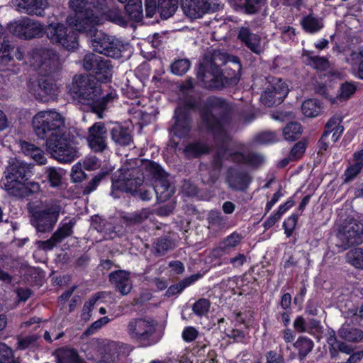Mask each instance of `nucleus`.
Wrapping results in <instances>:
<instances>
[{
  "label": "nucleus",
  "mask_w": 363,
  "mask_h": 363,
  "mask_svg": "<svg viewBox=\"0 0 363 363\" xmlns=\"http://www.w3.org/2000/svg\"><path fill=\"white\" fill-rule=\"evenodd\" d=\"M107 174L108 172H103L94 177V178L87 185L85 191L87 193L93 191L96 188L100 181Z\"/></svg>",
  "instance_id": "nucleus-59"
},
{
  "label": "nucleus",
  "mask_w": 363,
  "mask_h": 363,
  "mask_svg": "<svg viewBox=\"0 0 363 363\" xmlns=\"http://www.w3.org/2000/svg\"><path fill=\"white\" fill-rule=\"evenodd\" d=\"M39 96L43 101L54 99L58 94V87L50 79L41 78L39 80Z\"/></svg>",
  "instance_id": "nucleus-21"
},
{
  "label": "nucleus",
  "mask_w": 363,
  "mask_h": 363,
  "mask_svg": "<svg viewBox=\"0 0 363 363\" xmlns=\"http://www.w3.org/2000/svg\"><path fill=\"white\" fill-rule=\"evenodd\" d=\"M284 87L287 90V93L289 92V88L286 84L282 81V79L279 78L272 77L269 81V85L267 89L272 91L274 94L278 92L281 87Z\"/></svg>",
  "instance_id": "nucleus-49"
},
{
  "label": "nucleus",
  "mask_w": 363,
  "mask_h": 363,
  "mask_svg": "<svg viewBox=\"0 0 363 363\" xmlns=\"http://www.w3.org/2000/svg\"><path fill=\"white\" fill-rule=\"evenodd\" d=\"M211 110L203 113L202 118L207 128L211 130L215 137L224 138L228 136L230 125V119L224 116L220 118L216 115L220 114L223 111H227L228 105L220 99H213Z\"/></svg>",
  "instance_id": "nucleus-6"
},
{
  "label": "nucleus",
  "mask_w": 363,
  "mask_h": 363,
  "mask_svg": "<svg viewBox=\"0 0 363 363\" xmlns=\"http://www.w3.org/2000/svg\"><path fill=\"white\" fill-rule=\"evenodd\" d=\"M71 177L74 182H79L85 179L86 174L82 170L80 162L76 163L72 168Z\"/></svg>",
  "instance_id": "nucleus-50"
},
{
  "label": "nucleus",
  "mask_w": 363,
  "mask_h": 363,
  "mask_svg": "<svg viewBox=\"0 0 363 363\" xmlns=\"http://www.w3.org/2000/svg\"><path fill=\"white\" fill-rule=\"evenodd\" d=\"M301 127L298 123H290L283 130V135L286 140L294 141L301 135Z\"/></svg>",
  "instance_id": "nucleus-35"
},
{
  "label": "nucleus",
  "mask_w": 363,
  "mask_h": 363,
  "mask_svg": "<svg viewBox=\"0 0 363 363\" xmlns=\"http://www.w3.org/2000/svg\"><path fill=\"white\" fill-rule=\"evenodd\" d=\"M297 222L296 216H291L284 223L283 225L285 228L287 236H290L293 228L295 227Z\"/></svg>",
  "instance_id": "nucleus-60"
},
{
  "label": "nucleus",
  "mask_w": 363,
  "mask_h": 363,
  "mask_svg": "<svg viewBox=\"0 0 363 363\" xmlns=\"http://www.w3.org/2000/svg\"><path fill=\"white\" fill-rule=\"evenodd\" d=\"M72 229V224L70 222L63 224L50 239L45 241L37 242L38 247L43 250L52 249L57 243L71 235Z\"/></svg>",
  "instance_id": "nucleus-16"
},
{
  "label": "nucleus",
  "mask_w": 363,
  "mask_h": 363,
  "mask_svg": "<svg viewBox=\"0 0 363 363\" xmlns=\"http://www.w3.org/2000/svg\"><path fill=\"white\" fill-rule=\"evenodd\" d=\"M306 150V145L303 142L297 143L291 150L289 160H296L300 158Z\"/></svg>",
  "instance_id": "nucleus-52"
},
{
  "label": "nucleus",
  "mask_w": 363,
  "mask_h": 363,
  "mask_svg": "<svg viewBox=\"0 0 363 363\" xmlns=\"http://www.w3.org/2000/svg\"><path fill=\"white\" fill-rule=\"evenodd\" d=\"M57 357V363H84L79 359L77 353L71 349L59 350Z\"/></svg>",
  "instance_id": "nucleus-33"
},
{
  "label": "nucleus",
  "mask_w": 363,
  "mask_h": 363,
  "mask_svg": "<svg viewBox=\"0 0 363 363\" xmlns=\"http://www.w3.org/2000/svg\"><path fill=\"white\" fill-rule=\"evenodd\" d=\"M199 278V275H192V276L185 279L179 284L170 286L167 290V293L170 295H174V294L180 293L186 287L189 286L192 283H194V281L198 280Z\"/></svg>",
  "instance_id": "nucleus-40"
},
{
  "label": "nucleus",
  "mask_w": 363,
  "mask_h": 363,
  "mask_svg": "<svg viewBox=\"0 0 363 363\" xmlns=\"http://www.w3.org/2000/svg\"><path fill=\"white\" fill-rule=\"evenodd\" d=\"M142 169L145 170L146 175H151L155 179L154 184L155 194L161 201H166L174 193L172 187L167 179V174L155 162L146 161Z\"/></svg>",
  "instance_id": "nucleus-9"
},
{
  "label": "nucleus",
  "mask_w": 363,
  "mask_h": 363,
  "mask_svg": "<svg viewBox=\"0 0 363 363\" xmlns=\"http://www.w3.org/2000/svg\"><path fill=\"white\" fill-rule=\"evenodd\" d=\"M265 0H240V4L243 6L248 13H255Z\"/></svg>",
  "instance_id": "nucleus-46"
},
{
  "label": "nucleus",
  "mask_w": 363,
  "mask_h": 363,
  "mask_svg": "<svg viewBox=\"0 0 363 363\" xmlns=\"http://www.w3.org/2000/svg\"><path fill=\"white\" fill-rule=\"evenodd\" d=\"M238 38L253 52L260 54L264 50V45L262 43L259 35L250 33L247 28L242 27L238 33Z\"/></svg>",
  "instance_id": "nucleus-18"
},
{
  "label": "nucleus",
  "mask_w": 363,
  "mask_h": 363,
  "mask_svg": "<svg viewBox=\"0 0 363 363\" xmlns=\"http://www.w3.org/2000/svg\"><path fill=\"white\" fill-rule=\"evenodd\" d=\"M355 91L356 86L354 84L350 82L344 83L340 86L339 94L337 97L341 101L347 100L354 94Z\"/></svg>",
  "instance_id": "nucleus-44"
},
{
  "label": "nucleus",
  "mask_w": 363,
  "mask_h": 363,
  "mask_svg": "<svg viewBox=\"0 0 363 363\" xmlns=\"http://www.w3.org/2000/svg\"><path fill=\"white\" fill-rule=\"evenodd\" d=\"M287 95V90L284 87H281L278 92L274 94L272 91L267 89L261 95L260 99L263 104L269 107L281 104Z\"/></svg>",
  "instance_id": "nucleus-22"
},
{
  "label": "nucleus",
  "mask_w": 363,
  "mask_h": 363,
  "mask_svg": "<svg viewBox=\"0 0 363 363\" xmlns=\"http://www.w3.org/2000/svg\"><path fill=\"white\" fill-rule=\"evenodd\" d=\"M18 10L21 12L43 16L48 7L47 0H16Z\"/></svg>",
  "instance_id": "nucleus-19"
},
{
  "label": "nucleus",
  "mask_w": 363,
  "mask_h": 363,
  "mask_svg": "<svg viewBox=\"0 0 363 363\" xmlns=\"http://www.w3.org/2000/svg\"><path fill=\"white\" fill-rule=\"evenodd\" d=\"M110 281L115 288L122 294H128L132 289V282L130 280L129 272L119 270L112 272L109 275Z\"/></svg>",
  "instance_id": "nucleus-17"
},
{
  "label": "nucleus",
  "mask_w": 363,
  "mask_h": 363,
  "mask_svg": "<svg viewBox=\"0 0 363 363\" xmlns=\"http://www.w3.org/2000/svg\"><path fill=\"white\" fill-rule=\"evenodd\" d=\"M125 9L130 19L135 21H139L142 19L143 6L141 0H129Z\"/></svg>",
  "instance_id": "nucleus-26"
},
{
  "label": "nucleus",
  "mask_w": 363,
  "mask_h": 363,
  "mask_svg": "<svg viewBox=\"0 0 363 363\" xmlns=\"http://www.w3.org/2000/svg\"><path fill=\"white\" fill-rule=\"evenodd\" d=\"M182 10L192 19L199 18L210 9L209 0H182Z\"/></svg>",
  "instance_id": "nucleus-15"
},
{
  "label": "nucleus",
  "mask_w": 363,
  "mask_h": 363,
  "mask_svg": "<svg viewBox=\"0 0 363 363\" xmlns=\"http://www.w3.org/2000/svg\"><path fill=\"white\" fill-rule=\"evenodd\" d=\"M103 2L104 0H97V4H94L91 0H71L69 6L74 14L67 18V23L72 30L84 32L91 38L90 44L94 51L118 58L123 48L121 41L96 28L102 23Z\"/></svg>",
  "instance_id": "nucleus-1"
},
{
  "label": "nucleus",
  "mask_w": 363,
  "mask_h": 363,
  "mask_svg": "<svg viewBox=\"0 0 363 363\" xmlns=\"http://www.w3.org/2000/svg\"><path fill=\"white\" fill-rule=\"evenodd\" d=\"M27 21L28 18H24L11 23L9 26L10 32L20 38H24Z\"/></svg>",
  "instance_id": "nucleus-43"
},
{
  "label": "nucleus",
  "mask_w": 363,
  "mask_h": 363,
  "mask_svg": "<svg viewBox=\"0 0 363 363\" xmlns=\"http://www.w3.org/2000/svg\"><path fill=\"white\" fill-rule=\"evenodd\" d=\"M20 146L23 152L30 157L37 163L40 164H45L47 160L43 151L39 147L25 141L21 142Z\"/></svg>",
  "instance_id": "nucleus-24"
},
{
  "label": "nucleus",
  "mask_w": 363,
  "mask_h": 363,
  "mask_svg": "<svg viewBox=\"0 0 363 363\" xmlns=\"http://www.w3.org/2000/svg\"><path fill=\"white\" fill-rule=\"evenodd\" d=\"M106 138L107 130L102 123H96L89 128L86 140L94 151H103L106 147Z\"/></svg>",
  "instance_id": "nucleus-14"
},
{
  "label": "nucleus",
  "mask_w": 363,
  "mask_h": 363,
  "mask_svg": "<svg viewBox=\"0 0 363 363\" xmlns=\"http://www.w3.org/2000/svg\"><path fill=\"white\" fill-rule=\"evenodd\" d=\"M227 63L228 67L230 69H233L234 74L230 75V74H228V77H226V78L230 79L233 82H238L240 78V72L241 70V65L238 58L234 56L230 57Z\"/></svg>",
  "instance_id": "nucleus-41"
},
{
  "label": "nucleus",
  "mask_w": 363,
  "mask_h": 363,
  "mask_svg": "<svg viewBox=\"0 0 363 363\" xmlns=\"http://www.w3.org/2000/svg\"><path fill=\"white\" fill-rule=\"evenodd\" d=\"M191 63L186 59H179L175 60L171 65V71L174 74L182 75L185 74L190 68Z\"/></svg>",
  "instance_id": "nucleus-39"
},
{
  "label": "nucleus",
  "mask_w": 363,
  "mask_h": 363,
  "mask_svg": "<svg viewBox=\"0 0 363 363\" xmlns=\"http://www.w3.org/2000/svg\"><path fill=\"white\" fill-rule=\"evenodd\" d=\"M301 111L306 117L313 118L319 115L321 106L317 101L309 99L302 104Z\"/></svg>",
  "instance_id": "nucleus-31"
},
{
  "label": "nucleus",
  "mask_w": 363,
  "mask_h": 363,
  "mask_svg": "<svg viewBox=\"0 0 363 363\" xmlns=\"http://www.w3.org/2000/svg\"><path fill=\"white\" fill-rule=\"evenodd\" d=\"M45 172L48 174V178L51 186L57 187L62 184V179L64 175V172L62 169L50 167L46 169Z\"/></svg>",
  "instance_id": "nucleus-37"
},
{
  "label": "nucleus",
  "mask_w": 363,
  "mask_h": 363,
  "mask_svg": "<svg viewBox=\"0 0 363 363\" xmlns=\"http://www.w3.org/2000/svg\"><path fill=\"white\" fill-rule=\"evenodd\" d=\"M111 137L115 143L121 145H128L132 140L128 129L120 125H116L112 128Z\"/></svg>",
  "instance_id": "nucleus-27"
},
{
  "label": "nucleus",
  "mask_w": 363,
  "mask_h": 363,
  "mask_svg": "<svg viewBox=\"0 0 363 363\" xmlns=\"http://www.w3.org/2000/svg\"><path fill=\"white\" fill-rule=\"evenodd\" d=\"M156 328L157 322L150 318H136L128 323L126 332L131 339L145 342L155 333Z\"/></svg>",
  "instance_id": "nucleus-10"
},
{
  "label": "nucleus",
  "mask_w": 363,
  "mask_h": 363,
  "mask_svg": "<svg viewBox=\"0 0 363 363\" xmlns=\"http://www.w3.org/2000/svg\"><path fill=\"white\" fill-rule=\"evenodd\" d=\"M245 262L246 257L243 254H238L236 257L230 259V263H231L234 267H240L242 266Z\"/></svg>",
  "instance_id": "nucleus-64"
},
{
  "label": "nucleus",
  "mask_w": 363,
  "mask_h": 363,
  "mask_svg": "<svg viewBox=\"0 0 363 363\" xmlns=\"http://www.w3.org/2000/svg\"><path fill=\"white\" fill-rule=\"evenodd\" d=\"M362 169L361 167L354 164H351L345 172V182H349L354 179Z\"/></svg>",
  "instance_id": "nucleus-57"
},
{
  "label": "nucleus",
  "mask_w": 363,
  "mask_h": 363,
  "mask_svg": "<svg viewBox=\"0 0 363 363\" xmlns=\"http://www.w3.org/2000/svg\"><path fill=\"white\" fill-rule=\"evenodd\" d=\"M160 14L167 19L172 16L177 9V0H158Z\"/></svg>",
  "instance_id": "nucleus-32"
},
{
  "label": "nucleus",
  "mask_w": 363,
  "mask_h": 363,
  "mask_svg": "<svg viewBox=\"0 0 363 363\" xmlns=\"http://www.w3.org/2000/svg\"><path fill=\"white\" fill-rule=\"evenodd\" d=\"M146 14L148 17L151 18L155 13L157 9L160 12L159 8V2L157 3L156 0H145Z\"/></svg>",
  "instance_id": "nucleus-55"
},
{
  "label": "nucleus",
  "mask_w": 363,
  "mask_h": 363,
  "mask_svg": "<svg viewBox=\"0 0 363 363\" xmlns=\"http://www.w3.org/2000/svg\"><path fill=\"white\" fill-rule=\"evenodd\" d=\"M48 38L55 43L61 45L68 50H74L78 47V40L74 31H69L63 24L52 23L47 28Z\"/></svg>",
  "instance_id": "nucleus-12"
},
{
  "label": "nucleus",
  "mask_w": 363,
  "mask_h": 363,
  "mask_svg": "<svg viewBox=\"0 0 363 363\" xmlns=\"http://www.w3.org/2000/svg\"><path fill=\"white\" fill-rule=\"evenodd\" d=\"M26 25L24 38L38 37L43 33V26L40 23L28 18Z\"/></svg>",
  "instance_id": "nucleus-36"
},
{
  "label": "nucleus",
  "mask_w": 363,
  "mask_h": 363,
  "mask_svg": "<svg viewBox=\"0 0 363 363\" xmlns=\"http://www.w3.org/2000/svg\"><path fill=\"white\" fill-rule=\"evenodd\" d=\"M294 328L299 333L306 331V322L302 316H298L294 322Z\"/></svg>",
  "instance_id": "nucleus-63"
},
{
  "label": "nucleus",
  "mask_w": 363,
  "mask_h": 363,
  "mask_svg": "<svg viewBox=\"0 0 363 363\" xmlns=\"http://www.w3.org/2000/svg\"><path fill=\"white\" fill-rule=\"evenodd\" d=\"M206 152H207V147L201 143L189 145L185 149V154L187 157H196Z\"/></svg>",
  "instance_id": "nucleus-45"
},
{
  "label": "nucleus",
  "mask_w": 363,
  "mask_h": 363,
  "mask_svg": "<svg viewBox=\"0 0 363 363\" xmlns=\"http://www.w3.org/2000/svg\"><path fill=\"white\" fill-rule=\"evenodd\" d=\"M347 262L357 269H363V248L357 247L346 255Z\"/></svg>",
  "instance_id": "nucleus-30"
},
{
  "label": "nucleus",
  "mask_w": 363,
  "mask_h": 363,
  "mask_svg": "<svg viewBox=\"0 0 363 363\" xmlns=\"http://www.w3.org/2000/svg\"><path fill=\"white\" fill-rule=\"evenodd\" d=\"M339 336L350 342H357L362 340V332L349 324L343 325L338 332Z\"/></svg>",
  "instance_id": "nucleus-25"
},
{
  "label": "nucleus",
  "mask_w": 363,
  "mask_h": 363,
  "mask_svg": "<svg viewBox=\"0 0 363 363\" xmlns=\"http://www.w3.org/2000/svg\"><path fill=\"white\" fill-rule=\"evenodd\" d=\"M30 173V167L26 163L12 159L1 179L3 189L11 196H26V182Z\"/></svg>",
  "instance_id": "nucleus-5"
},
{
  "label": "nucleus",
  "mask_w": 363,
  "mask_h": 363,
  "mask_svg": "<svg viewBox=\"0 0 363 363\" xmlns=\"http://www.w3.org/2000/svg\"><path fill=\"white\" fill-rule=\"evenodd\" d=\"M211 306L210 301L206 298H200L192 306L193 312L199 316L205 315L209 311Z\"/></svg>",
  "instance_id": "nucleus-42"
},
{
  "label": "nucleus",
  "mask_w": 363,
  "mask_h": 363,
  "mask_svg": "<svg viewBox=\"0 0 363 363\" xmlns=\"http://www.w3.org/2000/svg\"><path fill=\"white\" fill-rule=\"evenodd\" d=\"M99 165L98 159L96 157H89L84 161V167L86 170H93Z\"/></svg>",
  "instance_id": "nucleus-61"
},
{
  "label": "nucleus",
  "mask_w": 363,
  "mask_h": 363,
  "mask_svg": "<svg viewBox=\"0 0 363 363\" xmlns=\"http://www.w3.org/2000/svg\"><path fill=\"white\" fill-rule=\"evenodd\" d=\"M348 61L354 69H357L358 77L363 79V50L352 52Z\"/></svg>",
  "instance_id": "nucleus-38"
},
{
  "label": "nucleus",
  "mask_w": 363,
  "mask_h": 363,
  "mask_svg": "<svg viewBox=\"0 0 363 363\" xmlns=\"http://www.w3.org/2000/svg\"><path fill=\"white\" fill-rule=\"evenodd\" d=\"M308 65L320 70H325L329 67L328 61L323 57H309Z\"/></svg>",
  "instance_id": "nucleus-48"
},
{
  "label": "nucleus",
  "mask_w": 363,
  "mask_h": 363,
  "mask_svg": "<svg viewBox=\"0 0 363 363\" xmlns=\"http://www.w3.org/2000/svg\"><path fill=\"white\" fill-rule=\"evenodd\" d=\"M71 94L79 102L89 105L99 118H102V112L106 105L116 96L114 92L101 96V87L94 82L92 77L82 75L74 77Z\"/></svg>",
  "instance_id": "nucleus-3"
},
{
  "label": "nucleus",
  "mask_w": 363,
  "mask_h": 363,
  "mask_svg": "<svg viewBox=\"0 0 363 363\" xmlns=\"http://www.w3.org/2000/svg\"><path fill=\"white\" fill-rule=\"evenodd\" d=\"M12 357V349L5 343H0V363L4 362Z\"/></svg>",
  "instance_id": "nucleus-56"
},
{
  "label": "nucleus",
  "mask_w": 363,
  "mask_h": 363,
  "mask_svg": "<svg viewBox=\"0 0 363 363\" xmlns=\"http://www.w3.org/2000/svg\"><path fill=\"white\" fill-rule=\"evenodd\" d=\"M190 130V121L186 113L181 108L175 110V123L172 128L174 135L184 137Z\"/></svg>",
  "instance_id": "nucleus-20"
},
{
  "label": "nucleus",
  "mask_w": 363,
  "mask_h": 363,
  "mask_svg": "<svg viewBox=\"0 0 363 363\" xmlns=\"http://www.w3.org/2000/svg\"><path fill=\"white\" fill-rule=\"evenodd\" d=\"M301 25L303 28L309 33H315L323 28L322 19L311 15L304 17L301 21Z\"/></svg>",
  "instance_id": "nucleus-28"
},
{
  "label": "nucleus",
  "mask_w": 363,
  "mask_h": 363,
  "mask_svg": "<svg viewBox=\"0 0 363 363\" xmlns=\"http://www.w3.org/2000/svg\"><path fill=\"white\" fill-rule=\"evenodd\" d=\"M33 126L39 138H47L48 150L60 162L69 163L79 157L74 143L62 133L65 118L60 113L55 110L40 111L33 118Z\"/></svg>",
  "instance_id": "nucleus-2"
},
{
  "label": "nucleus",
  "mask_w": 363,
  "mask_h": 363,
  "mask_svg": "<svg viewBox=\"0 0 363 363\" xmlns=\"http://www.w3.org/2000/svg\"><path fill=\"white\" fill-rule=\"evenodd\" d=\"M84 67L92 71L95 79L101 82H108L112 77L113 66L108 60L101 56L90 53L84 59Z\"/></svg>",
  "instance_id": "nucleus-11"
},
{
  "label": "nucleus",
  "mask_w": 363,
  "mask_h": 363,
  "mask_svg": "<svg viewBox=\"0 0 363 363\" xmlns=\"http://www.w3.org/2000/svg\"><path fill=\"white\" fill-rule=\"evenodd\" d=\"M28 208L33 215L32 223L40 233H45L52 229L61 211V207L57 203H53L45 210H40L35 203L30 202Z\"/></svg>",
  "instance_id": "nucleus-8"
},
{
  "label": "nucleus",
  "mask_w": 363,
  "mask_h": 363,
  "mask_svg": "<svg viewBox=\"0 0 363 363\" xmlns=\"http://www.w3.org/2000/svg\"><path fill=\"white\" fill-rule=\"evenodd\" d=\"M31 65L42 72H52L60 65L58 56L52 50H43L35 52L32 56Z\"/></svg>",
  "instance_id": "nucleus-13"
},
{
  "label": "nucleus",
  "mask_w": 363,
  "mask_h": 363,
  "mask_svg": "<svg viewBox=\"0 0 363 363\" xmlns=\"http://www.w3.org/2000/svg\"><path fill=\"white\" fill-rule=\"evenodd\" d=\"M250 182V177L247 174H235L228 178V183L231 188L236 190L245 189Z\"/></svg>",
  "instance_id": "nucleus-29"
},
{
  "label": "nucleus",
  "mask_w": 363,
  "mask_h": 363,
  "mask_svg": "<svg viewBox=\"0 0 363 363\" xmlns=\"http://www.w3.org/2000/svg\"><path fill=\"white\" fill-rule=\"evenodd\" d=\"M36 340V337L33 335L27 336L24 338L18 337V348L20 350H24L28 347L32 343H33Z\"/></svg>",
  "instance_id": "nucleus-58"
},
{
  "label": "nucleus",
  "mask_w": 363,
  "mask_h": 363,
  "mask_svg": "<svg viewBox=\"0 0 363 363\" xmlns=\"http://www.w3.org/2000/svg\"><path fill=\"white\" fill-rule=\"evenodd\" d=\"M242 237L238 233H233L227 237L223 242V249L228 250L236 247L241 241Z\"/></svg>",
  "instance_id": "nucleus-47"
},
{
  "label": "nucleus",
  "mask_w": 363,
  "mask_h": 363,
  "mask_svg": "<svg viewBox=\"0 0 363 363\" xmlns=\"http://www.w3.org/2000/svg\"><path fill=\"white\" fill-rule=\"evenodd\" d=\"M139 173L137 168H121L120 175L112 179L111 195L115 198L119 197L118 191H123L137 196L143 201L150 200L155 193L154 187L143 184V177H139Z\"/></svg>",
  "instance_id": "nucleus-4"
},
{
  "label": "nucleus",
  "mask_w": 363,
  "mask_h": 363,
  "mask_svg": "<svg viewBox=\"0 0 363 363\" xmlns=\"http://www.w3.org/2000/svg\"><path fill=\"white\" fill-rule=\"evenodd\" d=\"M342 117L339 115L333 116L327 123L322 139H324L328 134L332 133V140L335 143L343 132V127L341 125Z\"/></svg>",
  "instance_id": "nucleus-23"
},
{
  "label": "nucleus",
  "mask_w": 363,
  "mask_h": 363,
  "mask_svg": "<svg viewBox=\"0 0 363 363\" xmlns=\"http://www.w3.org/2000/svg\"><path fill=\"white\" fill-rule=\"evenodd\" d=\"M266 357V363H283L284 361L282 357L279 354L272 351L267 352Z\"/></svg>",
  "instance_id": "nucleus-62"
},
{
  "label": "nucleus",
  "mask_w": 363,
  "mask_h": 363,
  "mask_svg": "<svg viewBox=\"0 0 363 363\" xmlns=\"http://www.w3.org/2000/svg\"><path fill=\"white\" fill-rule=\"evenodd\" d=\"M110 321V319L106 317H102L98 320L95 321L86 331L85 334L87 335L94 334L97 330L101 328L103 325H106Z\"/></svg>",
  "instance_id": "nucleus-53"
},
{
  "label": "nucleus",
  "mask_w": 363,
  "mask_h": 363,
  "mask_svg": "<svg viewBox=\"0 0 363 363\" xmlns=\"http://www.w3.org/2000/svg\"><path fill=\"white\" fill-rule=\"evenodd\" d=\"M199 335L198 330L192 327L189 326L184 328L182 332V338L185 342H192Z\"/></svg>",
  "instance_id": "nucleus-54"
},
{
  "label": "nucleus",
  "mask_w": 363,
  "mask_h": 363,
  "mask_svg": "<svg viewBox=\"0 0 363 363\" xmlns=\"http://www.w3.org/2000/svg\"><path fill=\"white\" fill-rule=\"evenodd\" d=\"M301 358H304L313 348V341L305 337H300L294 343Z\"/></svg>",
  "instance_id": "nucleus-34"
},
{
  "label": "nucleus",
  "mask_w": 363,
  "mask_h": 363,
  "mask_svg": "<svg viewBox=\"0 0 363 363\" xmlns=\"http://www.w3.org/2000/svg\"><path fill=\"white\" fill-rule=\"evenodd\" d=\"M152 215L150 210L145 208L140 211L134 213L130 217V220L133 223H142L145 220L148 219Z\"/></svg>",
  "instance_id": "nucleus-51"
},
{
  "label": "nucleus",
  "mask_w": 363,
  "mask_h": 363,
  "mask_svg": "<svg viewBox=\"0 0 363 363\" xmlns=\"http://www.w3.org/2000/svg\"><path fill=\"white\" fill-rule=\"evenodd\" d=\"M336 246L345 250L363 242V224L354 219L345 220L336 232Z\"/></svg>",
  "instance_id": "nucleus-7"
}]
</instances>
